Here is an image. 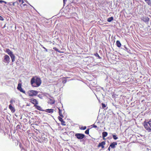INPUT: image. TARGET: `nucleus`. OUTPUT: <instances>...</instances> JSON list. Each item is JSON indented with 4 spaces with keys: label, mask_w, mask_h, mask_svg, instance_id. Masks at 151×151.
Segmentation results:
<instances>
[{
    "label": "nucleus",
    "mask_w": 151,
    "mask_h": 151,
    "mask_svg": "<svg viewBox=\"0 0 151 151\" xmlns=\"http://www.w3.org/2000/svg\"><path fill=\"white\" fill-rule=\"evenodd\" d=\"M42 83V80L40 78L37 76L33 77L30 81V84L32 87L37 88L40 86Z\"/></svg>",
    "instance_id": "1"
},
{
    "label": "nucleus",
    "mask_w": 151,
    "mask_h": 151,
    "mask_svg": "<svg viewBox=\"0 0 151 151\" xmlns=\"http://www.w3.org/2000/svg\"><path fill=\"white\" fill-rule=\"evenodd\" d=\"M143 126L147 132H151V119L148 122L144 121Z\"/></svg>",
    "instance_id": "2"
},
{
    "label": "nucleus",
    "mask_w": 151,
    "mask_h": 151,
    "mask_svg": "<svg viewBox=\"0 0 151 151\" xmlns=\"http://www.w3.org/2000/svg\"><path fill=\"white\" fill-rule=\"evenodd\" d=\"M38 93L37 91L30 90L27 91V94L29 96L33 97L37 96Z\"/></svg>",
    "instance_id": "3"
},
{
    "label": "nucleus",
    "mask_w": 151,
    "mask_h": 151,
    "mask_svg": "<svg viewBox=\"0 0 151 151\" xmlns=\"http://www.w3.org/2000/svg\"><path fill=\"white\" fill-rule=\"evenodd\" d=\"M6 52L9 55L12 59V62H13L15 60V56L13 54L12 52L9 49H7L6 50Z\"/></svg>",
    "instance_id": "4"
},
{
    "label": "nucleus",
    "mask_w": 151,
    "mask_h": 151,
    "mask_svg": "<svg viewBox=\"0 0 151 151\" xmlns=\"http://www.w3.org/2000/svg\"><path fill=\"white\" fill-rule=\"evenodd\" d=\"M3 61L5 63L9 64L10 61L9 57L7 55H6L4 56Z\"/></svg>",
    "instance_id": "5"
},
{
    "label": "nucleus",
    "mask_w": 151,
    "mask_h": 151,
    "mask_svg": "<svg viewBox=\"0 0 151 151\" xmlns=\"http://www.w3.org/2000/svg\"><path fill=\"white\" fill-rule=\"evenodd\" d=\"M75 136L79 139H83L85 137L84 134L81 133H76L75 134Z\"/></svg>",
    "instance_id": "6"
},
{
    "label": "nucleus",
    "mask_w": 151,
    "mask_h": 151,
    "mask_svg": "<svg viewBox=\"0 0 151 151\" xmlns=\"http://www.w3.org/2000/svg\"><path fill=\"white\" fill-rule=\"evenodd\" d=\"M20 6L22 10L25 11L27 10L28 6L27 4L24 3H23V4H20Z\"/></svg>",
    "instance_id": "7"
},
{
    "label": "nucleus",
    "mask_w": 151,
    "mask_h": 151,
    "mask_svg": "<svg viewBox=\"0 0 151 151\" xmlns=\"http://www.w3.org/2000/svg\"><path fill=\"white\" fill-rule=\"evenodd\" d=\"M30 101V102L32 103V104H34V106H35L36 105H37L38 104V102L37 100L33 98H30L29 99Z\"/></svg>",
    "instance_id": "8"
},
{
    "label": "nucleus",
    "mask_w": 151,
    "mask_h": 151,
    "mask_svg": "<svg viewBox=\"0 0 151 151\" xmlns=\"http://www.w3.org/2000/svg\"><path fill=\"white\" fill-rule=\"evenodd\" d=\"M22 85L21 83L18 84V86L17 87V89L20 92H22L23 93H25V91L23 90L22 87Z\"/></svg>",
    "instance_id": "9"
},
{
    "label": "nucleus",
    "mask_w": 151,
    "mask_h": 151,
    "mask_svg": "<svg viewBox=\"0 0 151 151\" xmlns=\"http://www.w3.org/2000/svg\"><path fill=\"white\" fill-rule=\"evenodd\" d=\"M105 141H103L99 143L97 147H101L102 149H103L104 147V145H105Z\"/></svg>",
    "instance_id": "10"
},
{
    "label": "nucleus",
    "mask_w": 151,
    "mask_h": 151,
    "mask_svg": "<svg viewBox=\"0 0 151 151\" xmlns=\"http://www.w3.org/2000/svg\"><path fill=\"white\" fill-rule=\"evenodd\" d=\"M117 145V142H114L111 144L110 145V147H111V148H114Z\"/></svg>",
    "instance_id": "11"
},
{
    "label": "nucleus",
    "mask_w": 151,
    "mask_h": 151,
    "mask_svg": "<svg viewBox=\"0 0 151 151\" xmlns=\"http://www.w3.org/2000/svg\"><path fill=\"white\" fill-rule=\"evenodd\" d=\"M9 108L11 111L12 112H14L15 111V109L14 108L11 104L9 106Z\"/></svg>",
    "instance_id": "12"
},
{
    "label": "nucleus",
    "mask_w": 151,
    "mask_h": 151,
    "mask_svg": "<svg viewBox=\"0 0 151 151\" xmlns=\"http://www.w3.org/2000/svg\"><path fill=\"white\" fill-rule=\"evenodd\" d=\"M102 134L103 139H105V137L107 136L108 135V133L107 132H103Z\"/></svg>",
    "instance_id": "13"
},
{
    "label": "nucleus",
    "mask_w": 151,
    "mask_h": 151,
    "mask_svg": "<svg viewBox=\"0 0 151 151\" xmlns=\"http://www.w3.org/2000/svg\"><path fill=\"white\" fill-rule=\"evenodd\" d=\"M48 103L50 104H52L55 103V101L51 99H49Z\"/></svg>",
    "instance_id": "14"
},
{
    "label": "nucleus",
    "mask_w": 151,
    "mask_h": 151,
    "mask_svg": "<svg viewBox=\"0 0 151 151\" xmlns=\"http://www.w3.org/2000/svg\"><path fill=\"white\" fill-rule=\"evenodd\" d=\"M45 111L47 113H52L53 112L54 109H46L45 110Z\"/></svg>",
    "instance_id": "15"
},
{
    "label": "nucleus",
    "mask_w": 151,
    "mask_h": 151,
    "mask_svg": "<svg viewBox=\"0 0 151 151\" xmlns=\"http://www.w3.org/2000/svg\"><path fill=\"white\" fill-rule=\"evenodd\" d=\"M142 20H143L144 22H146L149 21V19L147 17H143Z\"/></svg>",
    "instance_id": "16"
},
{
    "label": "nucleus",
    "mask_w": 151,
    "mask_h": 151,
    "mask_svg": "<svg viewBox=\"0 0 151 151\" xmlns=\"http://www.w3.org/2000/svg\"><path fill=\"white\" fill-rule=\"evenodd\" d=\"M116 45L117 46L119 47H121V44L119 40H117L116 41Z\"/></svg>",
    "instance_id": "17"
},
{
    "label": "nucleus",
    "mask_w": 151,
    "mask_h": 151,
    "mask_svg": "<svg viewBox=\"0 0 151 151\" xmlns=\"http://www.w3.org/2000/svg\"><path fill=\"white\" fill-rule=\"evenodd\" d=\"M59 110V114L60 116L63 117V116L62 113V110L60 108H58Z\"/></svg>",
    "instance_id": "18"
},
{
    "label": "nucleus",
    "mask_w": 151,
    "mask_h": 151,
    "mask_svg": "<svg viewBox=\"0 0 151 151\" xmlns=\"http://www.w3.org/2000/svg\"><path fill=\"white\" fill-rule=\"evenodd\" d=\"M68 77H64L63 78L62 83L63 84L67 82V80L66 79V78H69Z\"/></svg>",
    "instance_id": "19"
},
{
    "label": "nucleus",
    "mask_w": 151,
    "mask_h": 151,
    "mask_svg": "<svg viewBox=\"0 0 151 151\" xmlns=\"http://www.w3.org/2000/svg\"><path fill=\"white\" fill-rule=\"evenodd\" d=\"M148 4V5H151V0H144Z\"/></svg>",
    "instance_id": "20"
},
{
    "label": "nucleus",
    "mask_w": 151,
    "mask_h": 151,
    "mask_svg": "<svg viewBox=\"0 0 151 151\" xmlns=\"http://www.w3.org/2000/svg\"><path fill=\"white\" fill-rule=\"evenodd\" d=\"M35 106V108L39 110H41V108L40 106H38L37 105H36L35 106Z\"/></svg>",
    "instance_id": "21"
},
{
    "label": "nucleus",
    "mask_w": 151,
    "mask_h": 151,
    "mask_svg": "<svg viewBox=\"0 0 151 151\" xmlns=\"http://www.w3.org/2000/svg\"><path fill=\"white\" fill-rule=\"evenodd\" d=\"M113 17H111L107 19V21L109 22H110L113 20Z\"/></svg>",
    "instance_id": "22"
},
{
    "label": "nucleus",
    "mask_w": 151,
    "mask_h": 151,
    "mask_svg": "<svg viewBox=\"0 0 151 151\" xmlns=\"http://www.w3.org/2000/svg\"><path fill=\"white\" fill-rule=\"evenodd\" d=\"M53 49L54 50H55V51H57L59 53H63V52H61L60 51L58 50L55 47H53Z\"/></svg>",
    "instance_id": "23"
},
{
    "label": "nucleus",
    "mask_w": 151,
    "mask_h": 151,
    "mask_svg": "<svg viewBox=\"0 0 151 151\" xmlns=\"http://www.w3.org/2000/svg\"><path fill=\"white\" fill-rule=\"evenodd\" d=\"M94 55L96 57H98L99 59H101V58L99 56V55L96 52L94 53Z\"/></svg>",
    "instance_id": "24"
},
{
    "label": "nucleus",
    "mask_w": 151,
    "mask_h": 151,
    "mask_svg": "<svg viewBox=\"0 0 151 151\" xmlns=\"http://www.w3.org/2000/svg\"><path fill=\"white\" fill-rule=\"evenodd\" d=\"M17 1L19 2L20 4H23V3H24V1L23 0H17Z\"/></svg>",
    "instance_id": "25"
},
{
    "label": "nucleus",
    "mask_w": 151,
    "mask_h": 151,
    "mask_svg": "<svg viewBox=\"0 0 151 151\" xmlns=\"http://www.w3.org/2000/svg\"><path fill=\"white\" fill-rule=\"evenodd\" d=\"M86 128V126H82L80 128V129L81 130H85Z\"/></svg>",
    "instance_id": "26"
},
{
    "label": "nucleus",
    "mask_w": 151,
    "mask_h": 151,
    "mask_svg": "<svg viewBox=\"0 0 151 151\" xmlns=\"http://www.w3.org/2000/svg\"><path fill=\"white\" fill-rule=\"evenodd\" d=\"M61 124L62 125L64 126H65L66 125L65 122L64 121H63V120L62 121H61Z\"/></svg>",
    "instance_id": "27"
},
{
    "label": "nucleus",
    "mask_w": 151,
    "mask_h": 151,
    "mask_svg": "<svg viewBox=\"0 0 151 151\" xmlns=\"http://www.w3.org/2000/svg\"><path fill=\"white\" fill-rule=\"evenodd\" d=\"M89 129H88L85 131V133L86 134H88L89 133Z\"/></svg>",
    "instance_id": "28"
},
{
    "label": "nucleus",
    "mask_w": 151,
    "mask_h": 151,
    "mask_svg": "<svg viewBox=\"0 0 151 151\" xmlns=\"http://www.w3.org/2000/svg\"><path fill=\"white\" fill-rule=\"evenodd\" d=\"M113 137L114 139L115 140L117 139L118 138L116 137V136L115 135H113Z\"/></svg>",
    "instance_id": "29"
},
{
    "label": "nucleus",
    "mask_w": 151,
    "mask_h": 151,
    "mask_svg": "<svg viewBox=\"0 0 151 151\" xmlns=\"http://www.w3.org/2000/svg\"><path fill=\"white\" fill-rule=\"evenodd\" d=\"M58 119L61 122L63 120V119H62V118L60 116H58Z\"/></svg>",
    "instance_id": "30"
},
{
    "label": "nucleus",
    "mask_w": 151,
    "mask_h": 151,
    "mask_svg": "<svg viewBox=\"0 0 151 151\" xmlns=\"http://www.w3.org/2000/svg\"><path fill=\"white\" fill-rule=\"evenodd\" d=\"M103 108H104L106 107V106L104 104L102 103L101 104Z\"/></svg>",
    "instance_id": "31"
},
{
    "label": "nucleus",
    "mask_w": 151,
    "mask_h": 151,
    "mask_svg": "<svg viewBox=\"0 0 151 151\" xmlns=\"http://www.w3.org/2000/svg\"><path fill=\"white\" fill-rule=\"evenodd\" d=\"M13 102H15V101L13 100V99H11L10 101V103H11V104H12Z\"/></svg>",
    "instance_id": "32"
},
{
    "label": "nucleus",
    "mask_w": 151,
    "mask_h": 151,
    "mask_svg": "<svg viewBox=\"0 0 151 151\" xmlns=\"http://www.w3.org/2000/svg\"><path fill=\"white\" fill-rule=\"evenodd\" d=\"M17 128L20 129L21 128L19 124L17 126Z\"/></svg>",
    "instance_id": "33"
},
{
    "label": "nucleus",
    "mask_w": 151,
    "mask_h": 151,
    "mask_svg": "<svg viewBox=\"0 0 151 151\" xmlns=\"http://www.w3.org/2000/svg\"><path fill=\"white\" fill-rule=\"evenodd\" d=\"M0 19L1 20H3L4 19L3 17H2L0 15Z\"/></svg>",
    "instance_id": "34"
},
{
    "label": "nucleus",
    "mask_w": 151,
    "mask_h": 151,
    "mask_svg": "<svg viewBox=\"0 0 151 151\" xmlns=\"http://www.w3.org/2000/svg\"><path fill=\"white\" fill-rule=\"evenodd\" d=\"M3 2H4L5 3H6V2L5 1H2V0H0V3H2Z\"/></svg>",
    "instance_id": "35"
},
{
    "label": "nucleus",
    "mask_w": 151,
    "mask_h": 151,
    "mask_svg": "<svg viewBox=\"0 0 151 151\" xmlns=\"http://www.w3.org/2000/svg\"><path fill=\"white\" fill-rule=\"evenodd\" d=\"M43 48L44 49H45V51H46V52H47V50L46 48L45 47H43Z\"/></svg>",
    "instance_id": "36"
},
{
    "label": "nucleus",
    "mask_w": 151,
    "mask_h": 151,
    "mask_svg": "<svg viewBox=\"0 0 151 151\" xmlns=\"http://www.w3.org/2000/svg\"><path fill=\"white\" fill-rule=\"evenodd\" d=\"M93 127H94V128H96V127H97V126H96V125H94V124H93Z\"/></svg>",
    "instance_id": "37"
},
{
    "label": "nucleus",
    "mask_w": 151,
    "mask_h": 151,
    "mask_svg": "<svg viewBox=\"0 0 151 151\" xmlns=\"http://www.w3.org/2000/svg\"><path fill=\"white\" fill-rule=\"evenodd\" d=\"M110 147H110V146H109L108 149V150L109 151H110Z\"/></svg>",
    "instance_id": "38"
},
{
    "label": "nucleus",
    "mask_w": 151,
    "mask_h": 151,
    "mask_svg": "<svg viewBox=\"0 0 151 151\" xmlns=\"http://www.w3.org/2000/svg\"><path fill=\"white\" fill-rule=\"evenodd\" d=\"M67 0H63L64 3L65 1H66Z\"/></svg>",
    "instance_id": "39"
},
{
    "label": "nucleus",
    "mask_w": 151,
    "mask_h": 151,
    "mask_svg": "<svg viewBox=\"0 0 151 151\" xmlns=\"http://www.w3.org/2000/svg\"><path fill=\"white\" fill-rule=\"evenodd\" d=\"M16 2H15L14 3H13V5H14V4H15Z\"/></svg>",
    "instance_id": "40"
},
{
    "label": "nucleus",
    "mask_w": 151,
    "mask_h": 151,
    "mask_svg": "<svg viewBox=\"0 0 151 151\" xmlns=\"http://www.w3.org/2000/svg\"><path fill=\"white\" fill-rule=\"evenodd\" d=\"M43 139V140H44V139Z\"/></svg>",
    "instance_id": "41"
}]
</instances>
